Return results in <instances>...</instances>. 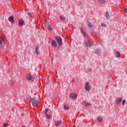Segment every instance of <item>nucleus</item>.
<instances>
[{"label":"nucleus","mask_w":127,"mask_h":127,"mask_svg":"<svg viewBox=\"0 0 127 127\" xmlns=\"http://www.w3.org/2000/svg\"><path fill=\"white\" fill-rule=\"evenodd\" d=\"M91 105V104H90V103H86L85 104V106H88V105Z\"/></svg>","instance_id":"7c9ffc66"},{"label":"nucleus","mask_w":127,"mask_h":127,"mask_svg":"<svg viewBox=\"0 0 127 127\" xmlns=\"http://www.w3.org/2000/svg\"><path fill=\"white\" fill-rule=\"evenodd\" d=\"M77 97H78V95H77L76 94L71 93L69 94V97L72 100H76V99H77Z\"/></svg>","instance_id":"20e7f679"},{"label":"nucleus","mask_w":127,"mask_h":127,"mask_svg":"<svg viewBox=\"0 0 127 127\" xmlns=\"http://www.w3.org/2000/svg\"><path fill=\"white\" fill-rule=\"evenodd\" d=\"M67 39H69V37H66Z\"/></svg>","instance_id":"2f4dec72"},{"label":"nucleus","mask_w":127,"mask_h":127,"mask_svg":"<svg viewBox=\"0 0 127 127\" xmlns=\"http://www.w3.org/2000/svg\"><path fill=\"white\" fill-rule=\"evenodd\" d=\"M105 17L107 19H108V20L110 19V14L108 12H106Z\"/></svg>","instance_id":"4468645a"},{"label":"nucleus","mask_w":127,"mask_h":127,"mask_svg":"<svg viewBox=\"0 0 127 127\" xmlns=\"http://www.w3.org/2000/svg\"><path fill=\"white\" fill-rule=\"evenodd\" d=\"M24 24V21L22 19H20L19 20V25L20 26H22Z\"/></svg>","instance_id":"9b49d317"},{"label":"nucleus","mask_w":127,"mask_h":127,"mask_svg":"<svg viewBox=\"0 0 127 127\" xmlns=\"http://www.w3.org/2000/svg\"><path fill=\"white\" fill-rule=\"evenodd\" d=\"M123 101L122 98H118V99L116 100V104L118 105L119 103H121Z\"/></svg>","instance_id":"f8f14e48"},{"label":"nucleus","mask_w":127,"mask_h":127,"mask_svg":"<svg viewBox=\"0 0 127 127\" xmlns=\"http://www.w3.org/2000/svg\"><path fill=\"white\" fill-rule=\"evenodd\" d=\"M8 20L9 21H10V22H11V23H13L14 21H13V17L12 16H10L8 18Z\"/></svg>","instance_id":"ddd939ff"},{"label":"nucleus","mask_w":127,"mask_h":127,"mask_svg":"<svg viewBox=\"0 0 127 127\" xmlns=\"http://www.w3.org/2000/svg\"><path fill=\"white\" fill-rule=\"evenodd\" d=\"M124 11H125L126 13H127V8H125V9H124Z\"/></svg>","instance_id":"c756f323"},{"label":"nucleus","mask_w":127,"mask_h":127,"mask_svg":"<svg viewBox=\"0 0 127 127\" xmlns=\"http://www.w3.org/2000/svg\"><path fill=\"white\" fill-rule=\"evenodd\" d=\"M48 29L50 31H52V26H51V25H49L48 26Z\"/></svg>","instance_id":"6ab92c4d"},{"label":"nucleus","mask_w":127,"mask_h":127,"mask_svg":"<svg viewBox=\"0 0 127 127\" xmlns=\"http://www.w3.org/2000/svg\"><path fill=\"white\" fill-rule=\"evenodd\" d=\"M3 127H7V124H4L3 125Z\"/></svg>","instance_id":"c85d7f7f"},{"label":"nucleus","mask_w":127,"mask_h":127,"mask_svg":"<svg viewBox=\"0 0 127 127\" xmlns=\"http://www.w3.org/2000/svg\"><path fill=\"white\" fill-rule=\"evenodd\" d=\"M56 40H57L60 46H62L63 43L62 42V38H61V37H60V36H57V37H56Z\"/></svg>","instance_id":"f03ea898"},{"label":"nucleus","mask_w":127,"mask_h":127,"mask_svg":"<svg viewBox=\"0 0 127 127\" xmlns=\"http://www.w3.org/2000/svg\"><path fill=\"white\" fill-rule=\"evenodd\" d=\"M61 124H62V121H57V122H56L55 123V125L56 127H58Z\"/></svg>","instance_id":"9d476101"},{"label":"nucleus","mask_w":127,"mask_h":127,"mask_svg":"<svg viewBox=\"0 0 127 127\" xmlns=\"http://www.w3.org/2000/svg\"><path fill=\"white\" fill-rule=\"evenodd\" d=\"M64 109L65 110L67 111V110H69V107H68L66 105H64Z\"/></svg>","instance_id":"412c9836"},{"label":"nucleus","mask_w":127,"mask_h":127,"mask_svg":"<svg viewBox=\"0 0 127 127\" xmlns=\"http://www.w3.org/2000/svg\"><path fill=\"white\" fill-rule=\"evenodd\" d=\"M47 112H48V109H46L45 111V115H47Z\"/></svg>","instance_id":"393cba45"},{"label":"nucleus","mask_w":127,"mask_h":127,"mask_svg":"<svg viewBox=\"0 0 127 127\" xmlns=\"http://www.w3.org/2000/svg\"><path fill=\"white\" fill-rule=\"evenodd\" d=\"M87 70L88 71V72H91L92 71V68H88L87 69Z\"/></svg>","instance_id":"bb28decb"},{"label":"nucleus","mask_w":127,"mask_h":127,"mask_svg":"<svg viewBox=\"0 0 127 127\" xmlns=\"http://www.w3.org/2000/svg\"><path fill=\"white\" fill-rule=\"evenodd\" d=\"M88 26H89L90 28H92L93 27V24L91 23L90 22H87Z\"/></svg>","instance_id":"2eb2a0df"},{"label":"nucleus","mask_w":127,"mask_h":127,"mask_svg":"<svg viewBox=\"0 0 127 127\" xmlns=\"http://www.w3.org/2000/svg\"><path fill=\"white\" fill-rule=\"evenodd\" d=\"M35 53L37 55H38L39 54H40V52H39V46H38L36 47Z\"/></svg>","instance_id":"6e6552de"},{"label":"nucleus","mask_w":127,"mask_h":127,"mask_svg":"<svg viewBox=\"0 0 127 127\" xmlns=\"http://www.w3.org/2000/svg\"><path fill=\"white\" fill-rule=\"evenodd\" d=\"M80 31L82 33V34H83V35L84 36H86V35L85 34V33L84 32V30L83 29V28H80Z\"/></svg>","instance_id":"dca6fc26"},{"label":"nucleus","mask_w":127,"mask_h":127,"mask_svg":"<svg viewBox=\"0 0 127 127\" xmlns=\"http://www.w3.org/2000/svg\"><path fill=\"white\" fill-rule=\"evenodd\" d=\"M72 83L74 82V79L72 80Z\"/></svg>","instance_id":"473e14b6"},{"label":"nucleus","mask_w":127,"mask_h":127,"mask_svg":"<svg viewBox=\"0 0 127 127\" xmlns=\"http://www.w3.org/2000/svg\"><path fill=\"white\" fill-rule=\"evenodd\" d=\"M102 26H103V27H107V24L105 23H102L101 24Z\"/></svg>","instance_id":"4be33fe9"},{"label":"nucleus","mask_w":127,"mask_h":127,"mask_svg":"<svg viewBox=\"0 0 127 127\" xmlns=\"http://www.w3.org/2000/svg\"><path fill=\"white\" fill-rule=\"evenodd\" d=\"M60 17L62 20H65V17H63L62 16H60Z\"/></svg>","instance_id":"5701e85b"},{"label":"nucleus","mask_w":127,"mask_h":127,"mask_svg":"<svg viewBox=\"0 0 127 127\" xmlns=\"http://www.w3.org/2000/svg\"><path fill=\"white\" fill-rule=\"evenodd\" d=\"M84 43L87 47H90L91 44L90 43V41H89V40H86Z\"/></svg>","instance_id":"0eeeda50"},{"label":"nucleus","mask_w":127,"mask_h":127,"mask_svg":"<svg viewBox=\"0 0 127 127\" xmlns=\"http://www.w3.org/2000/svg\"><path fill=\"white\" fill-rule=\"evenodd\" d=\"M46 116H47V118H48V119H50L51 118V116L50 115H48V114H47V115H46Z\"/></svg>","instance_id":"b1692460"},{"label":"nucleus","mask_w":127,"mask_h":127,"mask_svg":"<svg viewBox=\"0 0 127 127\" xmlns=\"http://www.w3.org/2000/svg\"><path fill=\"white\" fill-rule=\"evenodd\" d=\"M122 104L123 105H125V104H126V100H124L123 101H122Z\"/></svg>","instance_id":"cd10ccee"},{"label":"nucleus","mask_w":127,"mask_h":127,"mask_svg":"<svg viewBox=\"0 0 127 127\" xmlns=\"http://www.w3.org/2000/svg\"><path fill=\"white\" fill-rule=\"evenodd\" d=\"M97 120L99 123H102V121H103V118H102V117H100L97 118Z\"/></svg>","instance_id":"f3484780"},{"label":"nucleus","mask_w":127,"mask_h":127,"mask_svg":"<svg viewBox=\"0 0 127 127\" xmlns=\"http://www.w3.org/2000/svg\"><path fill=\"white\" fill-rule=\"evenodd\" d=\"M32 106L34 108H37L38 107V102L35 100V98H32L31 99Z\"/></svg>","instance_id":"f257e3e1"},{"label":"nucleus","mask_w":127,"mask_h":127,"mask_svg":"<svg viewBox=\"0 0 127 127\" xmlns=\"http://www.w3.org/2000/svg\"><path fill=\"white\" fill-rule=\"evenodd\" d=\"M116 57H121V54L119 52H116Z\"/></svg>","instance_id":"a211bd4d"},{"label":"nucleus","mask_w":127,"mask_h":127,"mask_svg":"<svg viewBox=\"0 0 127 127\" xmlns=\"http://www.w3.org/2000/svg\"><path fill=\"white\" fill-rule=\"evenodd\" d=\"M85 90L86 91H87V92H89V91L91 90V87L89 85V82H86L85 83Z\"/></svg>","instance_id":"423d86ee"},{"label":"nucleus","mask_w":127,"mask_h":127,"mask_svg":"<svg viewBox=\"0 0 127 127\" xmlns=\"http://www.w3.org/2000/svg\"><path fill=\"white\" fill-rule=\"evenodd\" d=\"M1 38L2 39V42H1V41H0V47H3V46L5 45V41L2 37H1Z\"/></svg>","instance_id":"39448f33"},{"label":"nucleus","mask_w":127,"mask_h":127,"mask_svg":"<svg viewBox=\"0 0 127 127\" xmlns=\"http://www.w3.org/2000/svg\"><path fill=\"white\" fill-rule=\"evenodd\" d=\"M100 3H104L105 2V0H97Z\"/></svg>","instance_id":"aec40b11"},{"label":"nucleus","mask_w":127,"mask_h":127,"mask_svg":"<svg viewBox=\"0 0 127 127\" xmlns=\"http://www.w3.org/2000/svg\"><path fill=\"white\" fill-rule=\"evenodd\" d=\"M51 44L52 46H53V47H57V43H56V42H55V41L52 40L51 42Z\"/></svg>","instance_id":"1a4fd4ad"},{"label":"nucleus","mask_w":127,"mask_h":127,"mask_svg":"<svg viewBox=\"0 0 127 127\" xmlns=\"http://www.w3.org/2000/svg\"><path fill=\"white\" fill-rule=\"evenodd\" d=\"M28 16H30V17H32V15L30 12L28 13Z\"/></svg>","instance_id":"a878e982"},{"label":"nucleus","mask_w":127,"mask_h":127,"mask_svg":"<svg viewBox=\"0 0 127 127\" xmlns=\"http://www.w3.org/2000/svg\"><path fill=\"white\" fill-rule=\"evenodd\" d=\"M26 79L28 81H33L34 80V77H33L31 74L28 73L26 75Z\"/></svg>","instance_id":"7ed1b4c3"}]
</instances>
